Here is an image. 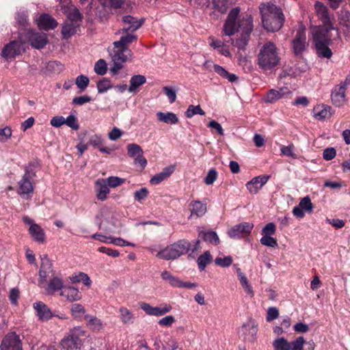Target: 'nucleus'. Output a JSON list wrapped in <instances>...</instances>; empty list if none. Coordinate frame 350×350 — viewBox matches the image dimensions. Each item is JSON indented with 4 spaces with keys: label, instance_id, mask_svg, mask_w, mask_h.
<instances>
[{
    "label": "nucleus",
    "instance_id": "11",
    "mask_svg": "<svg viewBox=\"0 0 350 350\" xmlns=\"http://www.w3.org/2000/svg\"><path fill=\"white\" fill-rule=\"evenodd\" d=\"M24 51L23 44L18 41H12L2 49L1 55L5 59L14 58Z\"/></svg>",
    "mask_w": 350,
    "mask_h": 350
},
{
    "label": "nucleus",
    "instance_id": "4",
    "mask_svg": "<svg viewBox=\"0 0 350 350\" xmlns=\"http://www.w3.org/2000/svg\"><path fill=\"white\" fill-rule=\"evenodd\" d=\"M334 28L319 27L313 31V41L319 57L329 59L332 56L329 45L332 43L330 31Z\"/></svg>",
    "mask_w": 350,
    "mask_h": 350
},
{
    "label": "nucleus",
    "instance_id": "55",
    "mask_svg": "<svg viewBox=\"0 0 350 350\" xmlns=\"http://www.w3.org/2000/svg\"><path fill=\"white\" fill-rule=\"evenodd\" d=\"M148 194L149 191L148 189L146 187H142L134 192V198L138 202H142L148 197Z\"/></svg>",
    "mask_w": 350,
    "mask_h": 350
},
{
    "label": "nucleus",
    "instance_id": "40",
    "mask_svg": "<svg viewBox=\"0 0 350 350\" xmlns=\"http://www.w3.org/2000/svg\"><path fill=\"white\" fill-rule=\"evenodd\" d=\"M274 350H291L290 342L284 338H279L273 342Z\"/></svg>",
    "mask_w": 350,
    "mask_h": 350
},
{
    "label": "nucleus",
    "instance_id": "3",
    "mask_svg": "<svg viewBox=\"0 0 350 350\" xmlns=\"http://www.w3.org/2000/svg\"><path fill=\"white\" fill-rule=\"evenodd\" d=\"M279 51L272 42H267L262 46L258 54V65L263 72H271L280 64Z\"/></svg>",
    "mask_w": 350,
    "mask_h": 350
},
{
    "label": "nucleus",
    "instance_id": "2",
    "mask_svg": "<svg viewBox=\"0 0 350 350\" xmlns=\"http://www.w3.org/2000/svg\"><path fill=\"white\" fill-rule=\"evenodd\" d=\"M263 27L268 31H279L284 25L285 17L280 7L271 3H262L260 7Z\"/></svg>",
    "mask_w": 350,
    "mask_h": 350
},
{
    "label": "nucleus",
    "instance_id": "27",
    "mask_svg": "<svg viewBox=\"0 0 350 350\" xmlns=\"http://www.w3.org/2000/svg\"><path fill=\"white\" fill-rule=\"evenodd\" d=\"M61 295L67 298L69 301L73 302L81 299V294L79 290L73 286H68L64 288Z\"/></svg>",
    "mask_w": 350,
    "mask_h": 350
},
{
    "label": "nucleus",
    "instance_id": "22",
    "mask_svg": "<svg viewBox=\"0 0 350 350\" xmlns=\"http://www.w3.org/2000/svg\"><path fill=\"white\" fill-rule=\"evenodd\" d=\"M146 83V78L142 75H133L130 79L128 91L130 93L136 94L139 91V87Z\"/></svg>",
    "mask_w": 350,
    "mask_h": 350
},
{
    "label": "nucleus",
    "instance_id": "32",
    "mask_svg": "<svg viewBox=\"0 0 350 350\" xmlns=\"http://www.w3.org/2000/svg\"><path fill=\"white\" fill-rule=\"evenodd\" d=\"M284 94L283 88H281L279 90L271 89L265 95L264 100L265 103H273L282 98Z\"/></svg>",
    "mask_w": 350,
    "mask_h": 350
},
{
    "label": "nucleus",
    "instance_id": "7",
    "mask_svg": "<svg viewBox=\"0 0 350 350\" xmlns=\"http://www.w3.org/2000/svg\"><path fill=\"white\" fill-rule=\"evenodd\" d=\"M36 176V172L30 167H26L25 174L21 180L18 182V193L22 195H29L33 191V187L31 181Z\"/></svg>",
    "mask_w": 350,
    "mask_h": 350
},
{
    "label": "nucleus",
    "instance_id": "24",
    "mask_svg": "<svg viewBox=\"0 0 350 350\" xmlns=\"http://www.w3.org/2000/svg\"><path fill=\"white\" fill-rule=\"evenodd\" d=\"M29 232L35 241L38 243H44L45 241L44 231L38 224L30 226Z\"/></svg>",
    "mask_w": 350,
    "mask_h": 350
},
{
    "label": "nucleus",
    "instance_id": "18",
    "mask_svg": "<svg viewBox=\"0 0 350 350\" xmlns=\"http://www.w3.org/2000/svg\"><path fill=\"white\" fill-rule=\"evenodd\" d=\"M315 9L319 19L323 24V27L332 28V23L330 20L328 10L326 6L320 2H317L315 4Z\"/></svg>",
    "mask_w": 350,
    "mask_h": 350
},
{
    "label": "nucleus",
    "instance_id": "6",
    "mask_svg": "<svg viewBox=\"0 0 350 350\" xmlns=\"http://www.w3.org/2000/svg\"><path fill=\"white\" fill-rule=\"evenodd\" d=\"M84 332L80 328H75L70 334L62 340V346L64 349L73 350L80 348L82 340L81 336Z\"/></svg>",
    "mask_w": 350,
    "mask_h": 350
},
{
    "label": "nucleus",
    "instance_id": "49",
    "mask_svg": "<svg viewBox=\"0 0 350 350\" xmlns=\"http://www.w3.org/2000/svg\"><path fill=\"white\" fill-rule=\"evenodd\" d=\"M109 187H116L121 185L124 183V179L119 178L118 176H110L107 178H104Z\"/></svg>",
    "mask_w": 350,
    "mask_h": 350
},
{
    "label": "nucleus",
    "instance_id": "34",
    "mask_svg": "<svg viewBox=\"0 0 350 350\" xmlns=\"http://www.w3.org/2000/svg\"><path fill=\"white\" fill-rule=\"evenodd\" d=\"M242 331L244 333L248 332L247 340L251 342L255 340L256 335L258 332V327L257 325H256L254 322L250 321L247 323L243 324L242 326Z\"/></svg>",
    "mask_w": 350,
    "mask_h": 350
},
{
    "label": "nucleus",
    "instance_id": "12",
    "mask_svg": "<svg viewBox=\"0 0 350 350\" xmlns=\"http://www.w3.org/2000/svg\"><path fill=\"white\" fill-rule=\"evenodd\" d=\"M139 305L141 309H142L147 314L156 317L164 315L172 310L171 306L167 304L153 307L149 304L142 302Z\"/></svg>",
    "mask_w": 350,
    "mask_h": 350
},
{
    "label": "nucleus",
    "instance_id": "60",
    "mask_svg": "<svg viewBox=\"0 0 350 350\" xmlns=\"http://www.w3.org/2000/svg\"><path fill=\"white\" fill-rule=\"evenodd\" d=\"M276 231L275 225L271 222L267 224L262 230V234L263 236H271L275 234Z\"/></svg>",
    "mask_w": 350,
    "mask_h": 350
},
{
    "label": "nucleus",
    "instance_id": "31",
    "mask_svg": "<svg viewBox=\"0 0 350 350\" xmlns=\"http://www.w3.org/2000/svg\"><path fill=\"white\" fill-rule=\"evenodd\" d=\"M190 209L191 215H196L197 217L202 216L206 211V206L205 204L202 203L200 201H192L190 204Z\"/></svg>",
    "mask_w": 350,
    "mask_h": 350
},
{
    "label": "nucleus",
    "instance_id": "38",
    "mask_svg": "<svg viewBox=\"0 0 350 350\" xmlns=\"http://www.w3.org/2000/svg\"><path fill=\"white\" fill-rule=\"evenodd\" d=\"M70 279L72 283L82 282L88 286L92 283L90 277L83 272H79L78 274L72 275Z\"/></svg>",
    "mask_w": 350,
    "mask_h": 350
},
{
    "label": "nucleus",
    "instance_id": "9",
    "mask_svg": "<svg viewBox=\"0 0 350 350\" xmlns=\"http://www.w3.org/2000/svg\"><path fill=\"white\" fill-rule=\"evenodd\" d=\"M293 51L295 55H301L306 49V29L300 27L296 31L295 36L291 42Z\"/></svg>",
    "mask_w": 350,
    "mask_h": 350
},
{
    "label": "nucleus",
    "instance_id": "62",
    "mask_svg": "<svg viewBox=\"0 0 350 350\" xmlns=\"http://www.w3.org/2000/svg\"><path fill=\"white\" fill-rule=\"evenodd\" d=\"M293 149H294L293 145L282 146L281 148V152L284 156L295 159L297 157V155L294 152Z\"/></svg>",
    "mask_w": 350,
    "mask_h": 350
},
{
    "label": "nucleus",
    "instance_id": "57",
    "mask_svg": "<svg viewBox=\"0 0 350 350\" xmlns=\"http://www.w3.org/2000/svg\"><path fill=\"white\" fill-rule=\"evenodd\" d=\"M163 92L167 96L170 103L175 102L176 94L175 90L170 86H165L162 88Z\"/></svg>",
    "mask_w": 350,
    "mask_h": 350
},
{
    "label": "nucleus",
    "instance_id": "61",
    "mask_svg": "<svg viewBox=\"0 0 350 350\" xmlns=\"http://www.w3.org/2000/svg\"><path fill=\"white\" fill-rule=\"evenodd\" d=\"M92 100L90 96L85 95L81 96H76L72 99V103L77 105H83L85 103H89Z\"/></svg>",
    "mask_w": 350,
    "mask_h": 350
},
{
    "label": "nucleus",
    "instance_id": "46",
    "mask_svg": "<svg viewBox=\"0 0 350 350\" xmlns=\"http://www.w3.org/2000/svg\"><path fill=\"white\" fill-rule=\"evenodd\" d=\"M90 83L89 78L85 75H81L76 79L75 83L80 90L84 91Z\"/></svg>",
    "mask_w": 350,
    "mask_h": 350
},
{
    "label": "nucleus",
    "instance_id": "23",
    "mask_svg": "<svg viewBox=\"0 0 350 350\" xmlns=\"http://www.w3.org/2000/svg\"><path fill=\"white\" fill-rule=\"evenodd\" d=\"M174 171V166H169L165 167L163 171L160 173L155 174L151 178L150 183L152 185H158L163 180L167 179Z\"/></svg>",
    "mask_w": 350,
    "mask_h": 350
},
{
    "label": "nucleus",
    "instance_id": "39",
    "mask_svg": "<svg viewBox=\"0 0 350 350\" xmlns=\"http://www.w3.org/2000/svg\"><path fill=\"white\" fill-rule=\"evenodd\" d=\"M84 318L88 321V325L93 330L99 331L103 328L101 321L96 317L86 314Z\"/></svg>",
    "mask_w": 350,
    "mask_h": 350
},
{
    "label": "nucleus",
    "instance_id": "44",
    "mask_svg": "<svg viewBox=\"0 0 350 350\" xmlns=\"http://www.w3.org/2000/svg\"><path fill=\"white\" fill-rule=\"evenodd\" d=\"M100 2L103 6L113 9L121 8L124 4V0H103Z\"/></svg>",
    "mask_w": 350,
    "mask_h": 350
},
{
    "label": "nucleus",
    "instance_id": "52",
    "mask_svg": "<svg viewBox=\"0 0 350 350\" xmlns=\"http://www.w3.org/2000/svg\"><path fill=\"white\" fill-rule=\"evenodd\" d=\"M121 314V319L124 323H132L133 314L131 312L126 308H121L120 309Z\"/></svg>",
    "mask_w": 350,
    "mask_h": 350
},
{
    "label": "nucleus",
    "instance_id": "50",
    "mask_svg": "<svg viewBox=\"0 0 350 350\" xmlns=\"http://www.w3.org/2000/svg\"><path fill=\"white\" fill-rule=\"evenodd\" d=\"M218 173L215 168L211 169L204 179V182L207 185H213V183L217 180Z\"/></svg>",
    "mask_w": 350,
    "mask_h": 350
},
{
    "label": "nucleus",
    "instance_id": "56",
    "mask_svg": "<svg viewBox=\"0 0 350 350\" xmlns=\"http://www.w3.org/2000/svg\"><path fill=\"white\" fill-rule=\"evenodd\" d=\"M65 124L68 126L70 127L73 130H78L79 129V124L77 118L74 115H70L65 119Z\"/></svg>",
    "mask_w": 350,
    "mask_h": 350
},
{
    "label": "nucleus",
    "instance_id": "33",
    "mask_svg": "<svg viewBox=\"0 0 350 350\" xmlns=\"http://www.w3.org/2000/svg\"><path fill=\"white\" fill-rule=\"evenodd\" d=\"M214 71L220 77L228 79L230 82L233 83L238 80V77L232 73H230L224 67L215 64L213 66Z\"/></svg>",
    "mask_w": 350,
    "mask_h": 350
},
{
    "label": "nucleus",
    "instance_id": "1",
    "mask_svg": "<svg viewBox=\"0 0 350 350\" xmlns=\"http://www.w3.org/2000/svg\"><path fill=\"white\" fill-rule=\"evenodd\" d=\"M241 9L236 7L230 10L224 25L225 35L230 36L241 31L240 38L232 44L239 49H244L253 30V18L250 14H240Z\"/></svg>",
    "mask_w": 350,
    "mask_h": 350
},
{
    "label": "nucleus",
    "instance_id": "47",
    "mask_svg": "<svg viewBox=\"0 0 350 350\" xmlns=\"http://www.w3.org/2000/svg\"><path fill=\"white\" fill-rule=\"evenodd\" d=\"M112 85L110 80L107 78H103L97 83V89L98 93H103L107 90L111 89Z\"/></svg>",
    "mask_w": 350,
    "mask_h": 350
},
{
    "label": "nucleus",
    "instance_id": "41",
    "mask_svg": "<svg viewBox=\"0 0 350 350\" xmlns=\"http://www.w3.org/2000/svg\"><path fill=\"white\" fill-rule=\"evenodd\" d=\"M128 155L134 158L139 154H143L144 152L140 146L136 144H129L126 146Z\"/></svg>",
    "mask_w": 350,
    "mask_h": 350
},
{
    "label": "nucleus",
    "instance_id": "29",
    "mask_svg": "<svg viewBox=\"0 0 350 350\" xmlns=\"http://www.w3.org/2000/svg\"><path fill=\"white\" fill-rule=\"evenodd\" d=\"M79 27V24H74L72 22H66L62 28V34L64 39H68L76 33L77 29Z\"/></svg>",
    "mask_w": 350,
    "mask_h": 350
},
{
    "label": "nucleus",
    "instance_id": "37",
    "mask_svg": "<svg viewBox=\"0 0 350 350\" xmlns=\"http://www.w3.org/2000/svg\"><path fill=\"white\" fill-rule=\"evenodd\" d=\"M212 256L209 251H206L203 254L200 255L197 260L198 269L203 271L205 267L212 262Z\"/></svg>",
    "mask_w": 350,
    "mask_h": 350
},
{
    "label": "nucleus",
    "instance_id": "21",
    "mask_svg": "<svg viewBox=\"0 0 350 350\" xmlns=\"http://www.w3.org/2000/svg\"><path fill=\"white\" fill-rule=\"evenodd\" d=\"M33 308L41 321H48L52 317V312L49 308L43 302L38 301L33 304Z\"/></svg>",
    "mask_w": 350,
    "mask_h": 350
},
{
    "label": "nucleus",
    "instance_id": "16",
    "mask_svg": "<svg viewBox=\"0 0 350 350\" xmlns=\"http://www.w3.org/2000/svg\"><path fill=\"white\" fill-rule=\"evenodd\" d=\"M37 24L40 29L49 31L57 26L56 20L48 14H42L37 19Z\"/></svg>",
    "mask_w": 350,
    "mask_h": 350
},
{
    "label": "nucleus",
    "instance_id": "15",
    "mask_svg": "<svg viewBox=\"0 0 350 350\" xmlns=\"http://www.w3.org/2000/svg\"><path fill=\"white\" fill-rule=\"evenodd\" d=\"M331 100L332 104L337 107L343 106L346 103V90L338 85H336L332 90Z\"/></svg>",
    "mask_w": 350,
    "mask_h": 350
},
{
    "label": "nucleus",
    "instance_id": "28",
    "mask_svg": "<svg viewBox=\"0 0 350 350\" xmlns=\"http://www.w3.org/2000/svg\"><path fill=\"white\" fill-rule=\"evenodd\" d=\"M157 117L159 121L166 124H175L178 122V118L173 112L163 113L159 111L157 113Z\"/></svg>",
    "mask_w": 350,
    "mask_h": 350
},
{
    "label": "nucleus",
    "instance_id": "35",
    "mask_svg": "<svg viewBox=\"0 0 350 350\" xmlns=\"http://www.w3.org/2000/svg\"><path fill=\"white\" fill-rule=\"evenodd\" d=\"M63 285V281L60 278L53 277L49 281L46 291L49 294H53L57 291L62 290Z\"/></svg>",
    "mask_w": 350,
    "mask_h": 350
},
{
    "label": "nucleus",
    "instance_id": "64",
    "mask_svg": "<svg viewBox=\"0 0 350 350\" xmlns=\"http://www.w3.org/2000/svg\"><path fill=\"white\" fill-rule=\"evenodd\" d=\"M12 136V130L10 127L6 126L0 129V141L5 142Z\"/></svg>",
    "mask_w": 350,
    "mask_h": 350
},
{
    "label": "nucleus",
    "instance_id": "13",
    "mask_svg": "<svg viewBox=\"0 0 350 350\" xmlns=\"http://www.w3.org/2000/svg\"><path fill=\"white\" fill-rule=\"evenodd\" d=\"M122 22L124 24V27L122 29L121 31L127 33L129 32L133 33L140 28L144 20L143 18L137 20L132 16L127 15L122 18Z\"/></svg>",
    "mask_w": 350,
    "mask_h": 350
},
{
    "label": "nucleus",
    "instance_id": "36",
    "mask_svg": "<svg viewBox=\"0 0 350 350\" xmlns=\"http://www.w3.org/2000/svg\"><path fill=\"white\" fill-rule=\"evenodd\" d=\"M234 0H213L215 9L220 13L224 14L230 8Z\"/></svg>",
    "mask_w": 350,
    "mask_h": 350
},
{
    "label": "nucleus",
    "instance_id": "10",
    "mask_svg": "<svg viewBox=\"0 0 350 350\" xmlns=\"http://www.w3.org/2000/svg\"><path fill=\"white\" fill-rule=\"evenodd\" d=\"M254 225L249 222H243L235 225L228 232L229 237L232 239L243 238L251 233Z\"/></svg>",
    "mask_w": 350,
    "mask_h": 350
},
{
    "label": "nucleus",
    "instance_id": "63",
    "mask_svg": "<svg viewBox=\"0 0 350 350\" xmlns=\"http://www.w3.org/2000/svg\"><path fill=\"white\" fill-rule=\"evenodd\" d=\"M279 316V311L275 307H271L267 310V315L266 317L267 321L270 322L276 319Z\"/></svg>",
    "mask_w": 350,
    "mask_h": 350
},
{
    "label": "nucleus",
    "instance_id": "20",
    "mask_svg": "<svg viewBox=\"0 0 350 350\" xmlns=\"http://www.w3.org/2000/svg\"><path fill=\"white\" fill-rule=\"evenodd\" d=\"M95 190L97 198L101 201L107 200V194L110 191L109 187L104 178H99L96 181Z\"/></svg>",
    "mask_w": 350,
    "mask_h": 350
},
{
    "label": "nucleus",
    "instance_id": "58",
    "mask_svg": "<svg viewBox=\"0 0 350 350\" xmlns=\"http://www.w3.org/2000/svg\"><path fill=\"white\" fill-rule=\"evenodd\" d=\"M306 341L303 336L298 337L296 340L293 342H290L291 350H304V345Z\"/></svg>",
    "mask_w": 350,
    "mask_h": 350
},
{
    "label": "nucleus",
    "instance_id": "53",
    "mask_svg": "<svg viewBox=\"0 0 350 350\" xmlns=\"http://www.w3.org/2000/svg\"><path fill=\"white\" fill-rule=\"evenodd\" d=\"M260 243L271 247H276L278 245L277 240L271 236H262L260 239Z\"/></svg>",
    "mask_w": 350,
    "mask_h": 350
},
{
    "label": "nucleus",
    "instance_id": "30",
    "mask_svg": "<svg viewBox=\"0 0 350 350\" xmlns=\"http://www.w3.org/2000/svg\"><path fill=\"white\" fill-rule=\"evenodd\" d=\"M199 237L205 242L217 245L219 243V239L214 231H201Z\"/></svg>",
    "mask_w": 350,
    "mask_h": 350
},
{
    "label": "nucleus",
    "instance_id": "43",
    "mask_svg": "<svg viewBox=\"0 0 350 350\" xmlns=\"http://www.w3.org/2000/svg\"><path fill=\"white\" fill-rule=\"evenodd\" d=\"M298 206L303 208L306 212H308L309 213L313 211L314 206L309 196H306L300 200Z\"/></svg>",
    "mask_w": 350,
    "mask_h": 350
},
{
    "label": "nucleus",
    "instance_id": "59",
    "mask_svg": "<svg viewBox=\"0 0 350 350\" xmlns=\"http://www.w3.org/2000/svg\"><path fill=\"white\" fill-rule=\"evenodd\" d=\"M215 262L217 265L221 267H228L232 264V258L230 256L224 258L218 257L215 258Z\"/></svg>",
    "mask_w": 350,
    "mask_h": 350
},
{
    "label": "nucleus",
    "instance_id": "19",
    "mask_svg": "<svg viewBox=\"0 0 350 350\" xmlns=\"http://www.w3.org/2000/svg\"><path fill=\"white\" fill-rule=\"evenodd\" d=\"M270 176H258L252 178L250 182L246 184L247 189L251 193H257L262 187L267 183L269 179Z\"/></svg>",
    "mask_w": 350,
    "mask_h": 350
},
{
    "label": "nucleus",
    "instance_id": "54",
    "mask_svg": "<svg viewBox=\"0 0 350 350\" xmlns=\"http://www.w3.org/2000/svg\"><path fill=\"white\" fill-rule=\"evenodd\" d=\"M118 50L115 52L113 56V61L119 62L120 63H124L127 60V56L124 54L126 49L117 48Z\"/></svg>",
    "mask_w": 350,
    "mask_h": 350
},
{
    "label": "nucleus",
    "instance_id": "25",
    "mask_svg": "<svg viewBox=\"0 0 350 350\" xmlns=\"http://www.w3.org/2000/svg\"><path fill=\"white\" fill-rule=\"evenodd\" d=\"M331 107L325 105H317L314 107V117L318 120H323L331 116Z\"/></svg>",
    "mask_w": 350,
    "mask_h": 350
},
{
    "label": "nucleus",
    "instance_id": "51",
    "mask_svg": "<svg viewBox=\"0 0 350 350\" xmlns=\"http://www.w3.org/2000/svg\"><path fill=\"white\" fill-rule=\"evenodd\" d=\"M68 21L70 23H73L74 24H81L82 19V14L80 13L79 10L75 9L70 13H69L68 16Z\"/></svg>",
    "mask_w": 350,
    "mask_h": 350
},
{
    "label": "nucleus",
    "instance_id": "5",
    "mask_svg": "<svg viewBox=\"0 0 350 350\" xmlns=\"http://www.w3.org/2000/svg\"><path fill=\"white\" fill-rule=\"evenodd\" d=\"M191 243L181 239L170 245L158 253V256L165 260H174L187 254L191 250Z\"/></svg>",
    "mask_w": 350,
    "mask_h": 350
},
{
    "label": "nucleus",
    "instance_id": "42",
    "mask_svg": "<svg viewBox=\"0 0 350 350\" xmlns=\"http://www.w3.org/2000/svg\"><path fill=\"white\" fill-rule=\"evenodd\" d=\"M200 114L201 116H204L205 114L204 111L202 109L200 105L194 106L191 105L189 106L188 109L185 112V116L188 118H191L194 115Z\"/></svg>",
    "mask_w": 350,
    "mask_h": 350
},
{
    "label": "nucleus",
    "instance_id": "14",
    "mask_svg": "<svg viewBox=\"0 0 350 350\" xmlns=\"http://www.w3.org/2000/svg\"><path fill=\"white\" fill-rule=\"evenodd\" d=\"M53 275V264L51 260L48 258L46 254L41 256V265L39 271L40 278V282L42 283L46 281L49 275Z\"/></svg>",
    "mask_w": 350,
    "mask_h": 350
},
{
    "label": "nucleus",
    "instance_id": "17",
    "mask_svg": "<svg viewBox=\"0 0 350 350\" xmlns=\"http://www.w3.org/2000/svg\"><path fill=\"white\" fill-rule=\"evenodd\" d=\"M29 40L31 46L36 49H43L49 42L46 34L40 32L31 33Z\"/></svg>",
    "mask_w": 350,
    "mask_h": 350
},
{
    "label": "nucleus",
    "instance_id": "45",
    "mask_svg": "<svg viewBox=\"0 0 350 350\" xmlns=\"http://www.w3.org/2000/svg\"><path fill=\"white\" fill-rule=\"evenodd\" d=\"M94 72L99 75H104L107 70V64L103 59L98 60L94 65Z\"/></svg>",
    "mask_w": 350,
    "mask_h": 350
},
{
    "label": "nucleus",
    "instance_id": "26",
    "mask_svg": "<svg viewBox=\"0 0 350 350\" xmlns=\"http://www.w3.org/2000/svg\"><path fill=\"white\" fill-rule=\"evenodd\" d=\"M137 40V36L127 33L125 36H121L120 40L114 42L113 45L115 48L126 49L128 45L136 42Z\"/></svg>",
    "mask_w": 350,
    "mask_h": 350
},
{
    "label": "nucleus",
    "instance_id": "48",
    "mask_svg": "<svg viewBox=\"0 0 350 350\" xmlns=\"http://www.w3.org/2000/svg\"><path fill=\"white\" fill-rule=\"evenodd\" d=\"M71 312L72 316L75 318H80L83 315H85V310L81 304H72L71 307Z\"/></svg>",
    "mask_w": 350,
    "mask_h": 350
},
{
    "label": "nucleus",
    "instance_id": "8",
    "mask_svg": "<svg viewBox=\"0 0 350 350\" xmlns=\"http://www.w3.org/2000/svg\"><path fill=\"white\" fill-rule=\"evenodd\" d=\"M0 350H23L19 335L16 332L8 333L1 340Z\"/></svg>",
    "mask_w": 350,
    "mask_h": 350
}]
</instances>
